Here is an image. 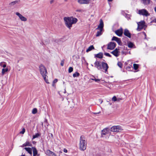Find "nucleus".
<instances>
[{"label":"nucleus","mask_w":156,"mask_h":156,"mask_svg":"<svg viewBox=\"0 0 156 156\" xmlns=\"http://www.w3.org/2000/svg\"><path fill=\"white\" fill-rule=\"evenodd\" d=\"M64 20L66 26L69 29H70L72 25L75 24L78 20L77 19L73 17H65Z\"/></svg>","instance_id":"1"},{"label":"nucleus","mask_w":156,"mask_h":156,"mask_svg":"<svg viewBox=\"0 0 156 156\" xmlns=\"http://www.w3.org/2000/svg\"><path fill=\"white\" fill-rule=\"evenodd\" d=\"M87 141L85 140V138L84 136H81L80 137V143L79 144V149L82 151H84L86 149Z\"/></svg>","instance_id":"2"},{"label":"nucleus","mask_w":156,"mask_h":156,"mask_svg":"<svg viewBox=\"0 0 156 156\" xmlns=\"http://www.w3.org/2000/svg\"><path fill=\"white\" fill-rule=\"evenodd\" d=\"M39 68L40 73L42 76H44L45 75H47V70L44 65L42 64L41 65L39 66Z\"/></svg>","instance_id":"3"},{"label":"nucleus","mask_w":156,"mask_h":156,"mask_svg":"<svg viewBox=\"0 0 156 156\" xmlns=\"http://www.w3.org/2000/svg\"><path fill=\"white\" fill-rule=\"evenodd\" d=\"M122 130V127L120 126H113L110 129L111 131L112 132H119Z\"/></svg>","instance_id":"4"},{"label":"nucleus","mask_w":156,"mask_h":156,"mask_svg":"<svg viewBox=\"0 0 156 156\" xmlns=\"http://www.w3.org/2000/svg\"><path fill=\"white\" fill-rule=\"evenodd\" d=\"M138 13L140 15L146 16H147L150 15V14L145 9H143L139 10Z\"/></svg>","instance_id":"5"},{"label":"nucleus","mask_w":156,"mask_h":156,"mask_svg":"<svg viewBox=\"0 0 156 156\" xmlns=\"http://www.w3.org/2000/svg\"><path fill=\"white\" fill-rule=\"evenodd\" d=\"M101 67L102 69H103L104 70V72L106 73H107L108 72V66L107 64L106 63L104 62H101Z\"/></svg>","instance_id":"6"},{"label":"nucleus","mask_w":156,"mask_h":156,"mask_svg":"<svg viewBox=\"0 0 156 156\" xmlns=\"http://www.w3.org/2000/svg\"><path fill=\"white\" fill-rule=\"evenodd\" d=\"M115 43L111 42L108 44L107 49L110 50H113L115 47Z\"/></svg>","instance_id":"7"},{"label":"nucleus","mask_w":156,"mask_h":156,"mask_svg":"<svg viewBox=\"0 0 156 156\" xmlns=\"http://www.w3.org/2000/svg\"><path fill=\"white\" fill-rule=\"evenodd\" d=\"M15 14L17 15L21 21H26L27 20V19L25 17L23 16L20 13L16 12H15Z\"/></svg>","instance_id":"8"},{"label":"nucleus","mask_w":156,"mask_h":156,"mask_svg":"<svg viewBox=\"0 0 156 156\" xmlns=\"http://www.w3.org/2000/svg\"><path fill=\"white\" fill-rule=\"evenodd\" d=\"M94 67L96 68L97 69L99 70L102 69L101 67V63L100 62L96 61L94 63Z\"/></svg>","instance_id":"9"},{"label":"nucleus","mask_w":156,"mask_h":156,"mask_svg":"<svg viewBox=\"0 0 156 156\" xmlns=\"http://www.w3.org/2000/svg\"><path fill=\"white\" fill-rule=\"evenodd\" d=\"M144 21H142L138 23V27L137 30L140 31L141 29L143 28L144 26Z\"/></svg>","instance_id":"10"},{"label":"nucleus","mask_w":156,"mask_h":156,"mask_svg":"<svg viewBox=\"0 0 156 156\" xmlns=\"http://www.w3.org/2000/svg\"><path fill=\"white\" fill-rule=\"evenodd\" d=\"M112 40L116 41L119 45H121L122 44V42L120 39L117 37L115 36L113 37L112 38Z\"/></svg>","instance_id":"11"},{"label":"nucleus","mask_w":156,"mask_h":156,"mask_svg":"<svg viewBox=\"0 0 156 156\" xmlns=\"http://www.w3.org/2000/svg\"><path fill=\"white\" fill-rule=\"evenodd\" d=\"M109 132V129L108 128H105L101 131V136H103V135H106Z\"/></svg>","instance_id":"12"},{"label":"nucleus","mask_w":156,"mask_h":156,"mask_svg":"<svg viewBox=\"0 0 156 156\" xmlns=\"http://www.w3.org/2000/svg\"><path fill=\"white\" fill-rule=\"evenodd\" d=\"M123 34L125 36L129 38L131 37V34L129 30L127 29H126L124 30Z\"/></svg>","instance_id":"13"},{"label":"nucleus","mask_w":156,"mask_h":156,"mask_svg":"<svg viewBox=\"0 0 156 156\" xmlns=\"http://www.w3.org/2000/svg\"><path fill=\"white\" fill-rule=\"evenodd\" d=\"M90 0H78V2L80 4H86L89 3Z\"/></svg>","instance_id":"14"},{"label":"nucleus","mask_w":156,"mask_h":156,"mask_svg":"<svg viewBox=\"0 0 156 156\" xmlns=\"http://www.w3.org/2000/svg\"><path fill=\"white\" fill-rule=\"evenodd\" d=\"M104 27V23L102 20L101 19L100 20V24L96 28L97 30L102 29L103 30Z\"/></svg>","instance_id":"15"},{"label":"nucleus","mask_w":156,"mask_h":156,"mask_svg":"<svg viewBox=\"0 0 156 156\" xmlns=\"http://www.w3.org/2000/svg\"><path fill=\"white\" fill-rule=\"evenodd\" d=\"M119 49L116 48L114 51L111 52V53L116 57H118L119 55Z\"/></svg>","instance_id":"16"},{"label":"nucleus","mask_w":156,"mask_h":156,"mask_svg":"<svg viewBox=\"0 0 156 156\" xmlns=\"http://www.w3.org/2000/svg\"><path fill=\"white\" fill-rule=\"evenodd\" d=\"M115 33L119 36H121L123 34V31L122 28L118 30L115 31Z\"/></svg>","instance_id":"17"},{"label":"nucleus","mask_w":156,"mask_h":156,"mask_svg":"<svg viewBox=\"0 0 156 156\" xmlns=\"http://www.w3.org/2000/svg\"><path fill=\"white\" fill-rule=\"evenodd\" d=\"M150 0H141V2L145 5H147L150 4Z\"/></svg>","instance_id":"18"},{"label":"nucleus","mask_w":156,"mask_h":156,"mask_svg":"<svg viewBox=\"0 0 156 156\" xmlns=\"http://www.w3.org/2000/svg\"><path fill=\"white\" fill-rule=\"evenodd\" d=\"M103 54L102 52H100L98 54H95L94 57L99 58H103Z\"/></svg>","instance_id":"19"},{"label":"nucleus","mask_w":156,"mask_h":156,"mask_svg":"<svg viewBox=\"0 0 156 156\" xmlns=\"http://www.w3.org/2000/svg\"><path fill=\"white\" fill-rule=\"evenodd\" d=\"M32 144L29 141H27L26 143L23 144L22 147H24L26 146H31Z\"/></svg>","instance_id":"20"},{"label":"nucleus","mask_w":156,"mask_h":156,"mask_svg":"<svg viewBox=\"0 0 156 156\" xmlns=\"http://www.w3.org/2000/svg\"><path fill=\"white\" fill-rule=\"evenodd\" d=\"M24 149L25 150L31 155L32 154V149L30 147H24Z\"/></svg>","instance_id":"21"},{"label":"nucleus","mask_w":156,"mask_h":156,"mask_svg":"<svg viewBox=\"0 0 156 156\" xmlns=\"http://www.w3.org/2000/svg\"><path fill=\"white\" fill-rule=\"evenodd\" d=\"M33 149V156H36L37 154V151L36 148L35 147H32Z\"/></svg>","instance_id":"22"},{"label":"nucleus","mask_w":156,"mask_h":156,"mask_svg":"<svg viewBox=\"0 0 156 156\" xmlns=\"http://www.w3.org/2000/svg\"><path fill=\"white\" fill-rule=\"evenodd\" d=\"M45 153L47 155L49 156L51 155L52 154H53V152L49 150H46L45 151Z\"/></svg>","instance_id":"23"},{"label":"nucleus","mask_w":156,"mask_h":156,"mask_svg":"<svg viewBox=\"0 0 156 156\" xmlns=\"http://www.w3.org/2000/svg\"><path fill=\"white\" fill-rule=\"evenodd\" d=\"M8 69L7 68H6L5 69L3 68L2 69V75L3 76L4 75L5 73L8 72Z\"/></svg>","instance_id":"24"},{"label":"nucleus","mask_w":156,"mask_h":156,"mask_svg":"<svg viewBox=\"0 0 156 156\" xmlns=\"http://www.w3.org/2000/svg\"><path fill=\"white\" fill-rule=\"evenodd\" d=\"M128 46L129 48H132L134 46V45L133 43L131 42H129L128 43Z\"/></svg>","instance_id":"25"},{"label":"nucleus","mask_w":156,"mask_h":156,"mask_svg":"<svg viewBox=\"0 0 156 156\" xmlns=\"http://www.w3.org/2000/svg\"><path fill=\"white\" fill-rule=\"evenodd\" d=\"M94 46L93 45L90 46L88 49L86 50V52H87L92 50L94 49Z\"/></svg>","instance_id":"26"},{"label":"nucleus","mask_w":156,"mask_h":156,"mask_svg":"<svg viewBox=\"0 0 156 156\" xmlns=\"http://www.w3.org/2000/svg\"><path fill=\"white\" fill-rule=\"evenodd\" d=\"M0 66L1 67H2L4 68H5L6 66V63L5 62H2L0 63Z\"/></svg>","instance_id":"27"},{"label":"nucleus","mask_w":156,"mask_h":156,"mask_svg":"<svg viewBox=\"0 0 156 156\" xmlns=\"http://www.w3.org/2000/svg\"><path fill=\"white\" fill-rule=\"evenodd\" d=\"M102 30H103L102 29H100V30L99 31H97L96 35V36L97 37L101 35Z\"/></svg>","instance_id":"28"},{"label":"nucleus","mask_w":156,"mask_h":156,"mask_svg":"<svg viewBox=\"0 0 156 156\" xmlns=\"http://www.w3.org/2000/svg\"><path fill=\"white\" fill-rule=\"evenodd\" d=\"M41 134L39 133H37L35 135H33V136L32 140H33L35 138L38 137Z\"/></svg>","instance_id":"29"},{"label":"nucleus","mask_w":156,"mask_h":156,"mask_svg":"<svg viewBox=\"0 0 156 156\" xmlns=\"http://www.w3.org/2000/svg\"><path fill=\"white\" fill-rule=\"evenodd\" d=\"M91 80L95 81L96 82L99 83L100 80L96 79L94 76L93 77V78H91Z\"/></svg>","instance_id":"30"},{"label":"nucleus","mask_w":156,"mask_h":156,"mask_svg":"<svg viewBox=\"0 0 156 156\" xmlns=\"http://www.w3.org/2000/svg\"><path fill=\"white\" fill-rule=\"evenodd\" d=\"M133 68L135 70H137L139 67V65L136 64H133Z\"/></svg>","instance_id":"31"},{"label":"nucleus","mask_w":156,"mask_h":156,"mask_svg":"<svg viewBox=\"0 0 156 156\" xmlns=\"http://www.w3.org/2000/svg\"><path fill=\"white\" fill-rule=\"evenodd\" d=\"M80 74L77 72H75V73L73 74V76L74 77H78L79 76Z\"/></svg>","instance_id":"32"},{"label":"nucleus","mask_w":156,"mask_h":156,"mask_svg":"<svg viewBox=\"0 0 156 156\" xmlns=\"http://www.w3.org/2000/svg\"><path fill=\"white\" fill-rule=\"evenodd\" d=\"M18 2V1H15L12 2H11V3H10L9 4V5L10 6H13L15 4H16Z\"/></svg>","instance_id":"33"},{"label":"nucleus","mask_w":156,"mask_h":156,"mask_svg":"<svg viewBox=\"0 0 156 156\" xmlns=\"http://www.w3.org/2000/svg\"><path fill=\"white\" fill-rule=\"evenodd\" d=\"M46 76L47 75H45V76H42V77H43L44 80L45 81L46 83H49L48 82V80L46 79Z\"/></svg>","instance_id":"34"},{"label":"nucleus","mask_w":156,"mask_h":156,"mask_svg":"<svg viewBox=\"0 0 156 156\" xmlns=\"http://www.w3.org/2000/svg\"><path fill=\"white\" fill-rule=\"evenodd\" d=\"M37 112V109L36 108L33 109L32 111V113L33 114H35Z\"/></svg>","instance_id":"35"},{"label":"nucleus","mask_w":156,"mask_h":156,"mask_svg":"<svg viewBox=\"0 0 156 156\" xmlns=\"http://www.w3.org/2000/svg\"><path fill=\"white\" fill-rule=\"evenodd\" d=\"M73 70V67H69L68 70V72L69 73H71L72 72Z\"/></svg>","instance_id":"36"},{"label":"nucleus","mask_w":156,"mask_h":156,"mask_svg":"<svg viewBox=\"0 0 156 156\" xmlns=\"http://www.w3.org/2000/svg\"><path fill=\"white\" fill-rule=\"evenodd\" d=\"M117 100V98L115 96H114V97H113L112 98V101H113L115 102Z\"/></svg>","instance_id":"37"},{"label":"nucleus","mask_w":156,"mask_h":156,"mask_svg":"<svg viewBox=\"0 0 156 156\" xmlns=\"http://www.w3.org/2000/svg\"><path fill=\"white\" fill-rule=\"evenodd\" d=\"M25 130L24 128H23L22 130L20 132V134H23L25 132Z\"/></svg>","instance_id":"38"},{"label":"nucleus","mask_w":156,"mask_h":156,"mask_svg":"<svg viewBox=\"0 0 156 156\" xmlns=\"http://www.w3.org/2000/svg\"><path fill=\"white\" fill-rule=\"evenodd\" d=\"M104 55L107 56H108L110 57H111V55L109 53H104Z\"/></svg>","instance_id":"39"},{"label":"nucleus","mask_w":156,"mask_h":156,"mask_svg":"<svg viewBox=\"0 0 156 156\" xmlns=\"http://www.w3.org/2000/svg\"><path fill=\"white\" fill-rule=\"evenodd\" d=\"M118 65L119 67L120 68H122V64L120 62H118Z\"/></svg>","instance_id":"40"},{"label":"nucleus","mask_w":156,"mask_h":156,"mask_svg":"<svg viewBox=\"0 0 156 156\" xmlns=\"http://www.w3.org/2000/svg\"><path fill=\"white\" fill-rule=\"evenodd\" d=\"M64 60H62L61 62V64H60L62 66H63L64 65Z\"/></svg>","instance_id":"41"},{"label":"nucleus","mask_w":156,"mask_h":156,"mask_svg":"<svg viewBox=\"0 0 156 156\" xmlns=\"http://www.w3.org/2000/svg\"><path fill=\"white\" fill-rule=\"evenodd\" d=\"M76 12H83V10L82 9H77L76 10Z\"/></svg>","instance_id":"42"},{"label":"nucleus","mask_w":156,"mask_h":156,"mask_svg":"<svg viewBox=\"0 0 156 156\" xmlns=\"http://www.w3.org/2000/svg\"><path fill=\"white\" fill-rule=\"evenodd\" d=\"M126 17L128 19V20L130 19V16L129 15L126 14Z\"/></svg>","instance_id":"43"},{"label":"nucleus","mask_w":156,"mask_h":156,"mask_svg":"<svg viewBox=\"0 0 156 156\" xmlns=\"http://www.w3.org/2000/svg\"><path fill=\"white\" fill-rule=\"evenodd\" d=\"M57 81L58 80L57 79H55L54 80V81L53 82V83H55L56 82H57Z\"/></svg>","instance_id":"44"},{"label":"nucleus","mask_w":156,"mask_h":156,"mask_svg":"<svg viewBox=\"0 0 156 156\" xmlns=\"http://www.w3.org/2000/svg\"><path fill=\"white\" fill-rule=\"evenodd\" d=\"M63 151L65 153H67V150L65 148L63 150Z\"/></svg>","instance_id":"45"},{"label":"nucleus","mask_w":156,"mask_h":156,"mask_svg":"<svg viewBox=\"0 0 156 156\" xmlns=\"http://www.w3.org/2000/svg\"><path fill=\"white\" fill-rule=\"evenodd\" d=\"M100 113H101V112H94V114H99Z\"/></svg>","instance_id":"46"},{"label":"nucleus","mask_w":156,"mask_h":156,"mask_svg":"<svg viewBox=\"0 0 156 156\" xmlns=\"http://www.w3.org/2000/svg\"><path fill=\"white\" fill-rule=\"evenodd\" d=\"M117 100L116 101H119L120 100H121V99L120 98H118V99H117Z\"/></svg>","instance_id":"47"},{"label":"nucleus","mask_w":156,"mask_h":156,"mask_svg":"<svg viewBox=\"0 0 156 156\" xmlns=\"http://www.w3.org/2000/svg\"><path fill=\"white\" fill-rule=\"evenodd\" d=\"M54 155H56V154L53 153V154H52L51 155H49V156H54Z\"/></svg>","instance_id":"48"},{"label":"nucleus","mask_w":156,"mask_h":156,"mask_svg":"<svg viewBox=\"0 0 156 156\" xmlns=\"http://www.w3.org/2000/svg\"><path fill=\"white\" fill-rule=\"evenodd\" d=\"M153 21L156 23V18H155L153 20Z\"/></svg>","instance_id":"49"},{"label":"nucleus","mask_w":156,"mask_h":156,"mask_svg":"<svg viewBox=\"0 0 156 156\" xmlns=\"http://www.w3.org/2000/svg\"><path fill=\"white\" fill-rule=\"evenodd\" d=\"M54 2V0H51V1H50V3L51 4L52 3Z\"/></svg>","instance_id":"50"},{"label":"nucleus","mask_w":156,"mask_h":156,"mask_svg":"<svg viewBox=\"0 0 156 156\" xmlns=\"http://www.w3.org/2000/svg\"><path fill=\"white\" fill-rule=\"evenodd\" d=\"M154 10L156 13V6L154 8Z\"/></svg>","instance_id":"51"},{"label":"nucleus","mask_w":156,"mask_h":156,"mask_svg":"<svg viewBox=\"0 0 156 156\" xmlns=\"http://www.w3.org/2000/svg\"><path fill=\"white\" fill-rule=\"evenodd\" d=\"M108 0L109 2H112V1L113 0Z\"/></svg>","instance_id":"52"},{"label":"nucleus","mask_w":156,"mask_h":156,"mask_svg":"<svg viewBox=\"0 0 156 156\" xmlns=\"http://www.w3.org/2000/svg\"><path fill=\"white\" fill-rule=\"evenodd\" d=\"M55 83H53V84H52V86H54L55 85Z\"/></svg>","instance_id":"53"},{"label":"nucleus","mask_w":156,"mask_h":156,"mask_svg":"<svg viewBox=\"0 0 156 156\" xmlns=\"http://www.w3.org/2000/svg\"><path fill=\"white\" fill-rule=\"evenodd\" d=\"M103 102V101L102 100H101V103Z\"/></svg>","instance_id":"54"},{"label":"nucleus","mask_w":156,"mask_h":156,"mask_svg":"<svg viewBox=\"0 0 156 156\" xmlns=\"http://www.w3.org/2000/svg\"><path fill=\"white\" fill-rule=\"evenodd\" d=\"M64 1L65 2H67V0H64Z\"/></svg>","instance_id":"55"},{"label":"nucleus","mask_w":156,"mask_h":156,"mask_svg":"<svg viewBox=\"0 0 156 156\" xmlns=\"http://www.w3.org/2000/svg\"><path fill=\"white\" fill-rule=\"evenodd\" d=\"M91 66L93 67L94 66L92 64H91Z\"/></svg>","instance_id":"56"},{"label":"nucleus","mask_w":156,"mask_h":156,"mask_svg":"<svg viewBox=\"0 0 156 156\" xmlns=\"http://www.w3.org/2000/svg\"><path fill=\"white\" fill-rule=\"evenodd\" d=\"M154 1L156 2V0H154Z\"/></svg>","instance_id":"57"},{"label":"nucleus","mask_w":156,"mask_h":156,"mask_svg":"<svg viewBox=\"0 0 156 156\" xmlns=\"http://www.w3.org/2000/svg\"><path fill=\"white\" fill-rule=\"evenodd\" d=\"M54 156H57L56 155H54Z\"/></svg>","instance_id":"58"},{"label":"nucleus","mask_w":156,"mask_h":156,"mask_svg":"<svg viewBox=\"0 0 156 156\" xmlns=\"http://www.w3.org/2000/svg\"><path fill=\"white\" fill-rule=\"evenodd\" d=\"M48 43V42H47V43H46L45 44H47Z\"/></svg>","instance_id":"59"}]
</instances>
